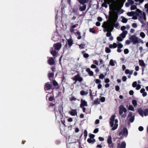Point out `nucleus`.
I'll list each match as a JSON object with an SVG mask.
<instances>
[{"label":"nucleus","mask_w":148,"mask_h":148,"mask_svg":"<svg viewBox=\"0 0 148 148\" xmlns=\"http://www.w3.org/2000/svg\"><path fill=\"white\" fill-rule=\"evenodd\" d=\"M121 18L122 19V23H126L127 22V20L126 18L124 17L123 16H121Z\"/></svg>","instance_id":"30"},{"label":"nucleus","mask_w":148,"mask_h":148,"mask_svg":"<svg viewBox=\"0 0 148 148\" xmlns=\"http://www.w3.org/2000/svg\"><path fill=\"white\" fill-rule=\"evenodd\" d=\"M100 101L102 102H104L105 101V98L104 97H101L100 99Z\"/></svg>","instance_id":"52"},{"label":"nucleus","mask_w":148,"mask_h":148,"mask_svg":"<svg viewBox=\"0 0 148 148\" xmlns=\"http://www.w3.org/2000/svg\"><path fill=\"white\" fill-rule=\"evenodd\" d=\"M80 4L83 5L82 6H80L79 10L80 11L83 12L85 10L86 8V5L85 3H87L90 0H77Z\"/></svg>","instance_id":"2"},{"label":"nucleus","mask_w":148,"mask_h":148,"mask_svg":"<svg viewBox=\"0 0 148 148\" xmlns=\"http://www.w3.org/2000/svg\"><path fill=\"white\" fill-rule=\"evenodd\" d=\"M133 113L132 112H129L128 115V117H131L132 116Z\"/></svg>","instance_id":"62"},{"label":"nucleus","mask_w":148,"mask_h":148,"mask_svg":"<svg viewBox=\"0 0 148 148\" xmlns=\"http://www.w3.org/2000/svg\"><path fill=\"white\" fill-rule=\"evenodd\" d=\"M127 79V77L125 76H124L122 77V79L123 82H125L126 81Z\"/></svg>","instance_id":"59"},{"label":"nucleus","mask_w":148,"mask_h":148,"mask_svg":"<svg viewBox=\"0 0 148 148\" xmlns=\"http://www.w3.org/2000/svg\"><path fill=\"white\" fill-rule=\"evenodd\" d=\"M144 115L145 116L148 115V109H146L144 110Z\"/></svg>","instance_id":"34"},{"label":"nucleus","mask_w":148,"mask_h":148,"mask_svg":"<svg viewBox=\"0 0 148 148\" xmlns=\"http://www.w3.org/2000/svg\"><path fill=\"white\" fill-rule=\"evenodd\" d=\"M136 6L135 5H132L131 7V10H133L135 9H137Z\"/></svg>","instance_id":"38"},{"label":"nucleus","mask_w":148,"mask_h":148,"mask_svg":"<svg viewBox=\"0 0 148 148\" xmlns=\"http://www.w3.org/2000/svg\"><path fill=\"white\" fill-rule=\"evenodd\" d=\"M117 47V45L115 43H114L113 44H110L109 45V48L111 49L115 48Z\"/></svg>","instance_id":"24"},{"label":"nucleus","mask_w":148,"mask_h":148,"mask_svg":"<svg viewBox=\"0 0 148 148\" xmlns=\"http://www.w3.org/2000/svg\"><path fill=\"white\" fill-rule=\"evenodd\" d=\"M69 100L71 101H75L77 100L76 98L74 97H72L71 98H70L69 99Z\"/></svg>","instance_id":"45"},{"label":"nucleus","mask_w":148,"mask_h":148,"mask_svg":"<svg viewBox=\"0 0 148 148\" xmlns=\"http://www.w3.org/2000/svg\"><path fill=\"white\" fill-rule=\"evenodd\" d=\"M135 119V116L133 115L132 116L130 117L129 119V121L130 123H132L134 122Z\"/></svg>","instance_id":"29"},{"label":"nucleus","mask_w":148,"mask_h":148,"mask_svg":"<svg viewBox=\"0 0 148 148\" xmlns=\"http://www.w3.org/2000/svg\"><path fill=\"white\" fill-rule=\"evenodd\" d=\"M55 37H57V36L56 35L55 36H54L52 38V40L54 41H56L57 40V39L55 38Z\"/></svg>","instance_id":"55"},{"label":"nucleus","mask_w":148,"mask_h":148,"mask_svg":"<svg viewBox=\"0 0 148 148\" xmlns=\"http://www.w3.org/2000/svg\"><path fill=\"white\" fill-rule=\"evenodd\" d=\"M128 109L129 110L132 111H134V108L133 107V106H131V105L129 106Z\"/></svg>","instance_id":"41"},{"label":"nucleus","mask_w":148,"mask_h":148,"mask_svg":"<svg viewBox=\"0 0 148 148\" xmlns=\"http://www.w3.org/2000/svg\"><path fill=\"white\" fill-rule=\"evenodd\" d=\"M128 2L130 5H132L134 3V1L132 0H128Z\"/></svg>","instance_id":"48"},{"label":"nucleus","mask_w":148,"mask_h":148,"mask_svg":"<svg viewBox=\"0 0 148 148\" xmlns=\"http://www.w3.org/2000/svg\"><path fill=\"white\" fill-rule=\"evenodd\" d=\"M104 77V75L102 74H101L99 75V78L100 79H103Z\"/></svg>","instance_id":"56"},{"label":"nucleus","mask_w":148,"mask_h":148,"mask_svg":"<svg viewBox=\"0 0 148 148\" xmlns=\"http://www.w3.org/2000/svg\"><path fill=\"white\" fill-rule=\"evenodd\" d=\"M136 87V89L137 90L140 89L141 88V86L140 84H138Z\"/></svg>","instance_id":"64"},{"label":"nucleus","mask_w":148,"mask_h":148,"mask_svg":"<svg viewBox=\"0 0 148 148\" xmlns=\"http://www.w3.org/2000/svg\"><path fill=\"white\" fill-rule=\"evenodd\" d=\"M122 134L125 137H127L128 134V131L127 128H124L123 131H121L119 132V135L120 136Z\"/></svg>","instance_id":"7"},{"label":"nucleus","mask_w":148,"mask_h":148,"mask_svg":"<svg viewBox=\"0 0 148 148\" xmlns=\"http://www.w3.org/2000/svg\"><path fill=\"white\" fill-rule=\"evenodd\" d=\"M86 71L88 73L89 75L90 76H92L93 75V72L90 70V69L89 68H87L86 70Z\"/></svg>","instance_id":"20"},{"label":"nucleus","mask_w":148,"mask_h":148,"mask_svg":"<svg viewBox=\"0 0 148 148\" xmlns=\"http://www.w3.org/2000/svg\"><path fill=\"white\" fill-rule=\"evenodd\" d=\"M51 69L52 71L53 72L56 71V66H52L50 68Z\"/></svg>","instance_id":"44"},{"label":"nucleus","mask_w":148,"mask_h":148,"mask_svg":"<svg viewBox=\"0 0 148 148\" xmlns=\"http://www.w3.org/2000/svg\"><path fill=\"white\" fill-rule=\"evenodd\" d=\"M108 146L110 148H113L114 147V144L112 143L111 144H108Z\"/></svg>","instance_id":"43"},{"label":"nucleus","mask_w":148,"mask_h":148,"mask_svg":"<svg viewBox=\"0 0 148 148\" xmlns=\"http://www.w3.org/2000/svg\"><path fill=\"white\" fill-rule=\"evenodd\" d=\"M84 136L85 139H86L88 135V132L86 130H84Z\"/></svg>","instance_id":"33"},{"label":"nucleus","mask_w":148,"mask_h":148,"mask_svg":"<svg viewBox=\"0 0 148 148\" xmlns=\"http://www.w3.org/2000/svg\"><path fill=\"white\" fill-rule=\"evenodd\" d=\"M54 99V98L53 97L51 96L49 98V100L50 101H52Z\"/></svg>","instance_id":"53"},{"label":"nucleus","mask_w":148,"mask_h":148,"mask_svg":"<svg viewBox=\"0 0 148 148\" xmlns=\"http://www.w3.org/2000/svg\"><path fill=\"white\" fill-rule=\"evenodd\" d=\"M118 17V16L117 14L116 15L114 16V19H113V26L112 25H111L112 26H113V27L114 26L115 27H118L119 24L118 23H115V22L117 20V18Z\"/></svg>","instance_id":"8"},{"label":"nucleus","mask_w":148,"mask_h":148,"mask_svg":"<svg viewBox=\"0 0 148 148\" xmlns=\"http://www.w3.org/2000/svg\"><path fill=\"white\" fill-rule=\"evenodd\" d=\"M112 26L111 24H109L107 22H104L103 25L102 27L104 28L103 31L104 32H108L112 28Z\"/></svg>","instance_id":"4"},{"label":"nucleus","mask_w":148,"mask_h":148,"mask_svg":"<svg viewBox=\"0 0 148 148\" xmlns=\"http://www.w3.org/2000/svg\"><path fill=\"white\" fill-rule=\"evenodd\" d=\"M85 92L82 90L80 92V94L82 95H85Z\"/></svg>","instance_id":"61"},{"label":"nucleus","mask_w":148,"mask_h":148,"mask_svg":"<svg viewBox=\"0 0 148 148\" xmlns=\"http://www.w3.org/2000/svg\"><path fill=\"white\" fill-rule=\"evenodd\" d=\"M71 111H70L69 113L70 114L71 116H74L75 115H77V112L76 109H72Z\"/></svg>","instance_id":"18"},{"label":"nucleus","mask_w":148,"mask_h":148,"mask_svg":"<svg viewBox=\"0 0 148 148\" xmlns=\"http://www.w3.org/2000/svg\"><path fill=\"white\" fill-rule=\"evenodd\" d=\"M48 82L47 83V90L53 89L54 88H53L52 84H48Z\"/></svg>","instance_id":"26"},{"label":"nucleus","mask_w":148,"mask_h":148,"mask_svg":"<svg viewBox=\"0 0 148 148\" xmlns=\"http://www.w3.org/2000/svg\"><path fill=\"white\" fill-rule=\"evenodd\" d=\"M112 142V137L111 136H109L107 139V143L108 144H111Z\"/></svg>","instance_id":"27"},{"label":"nucleus","mask_w":148,"mask_h":148,"mask_svg":"<svg viewBox=\"0 0 148 148\" xmlns=\"http://www.w3.org/2000/svg\"><path fill=\"white\" fill-rule=\"evenodd\" d=\"M126 144L125 142L123 141L122 142L121 144L120 143H118L117 145L118 148H125Z\"/></svg>","instance_id":"13"},{"label":"nucleus","mask_w":148,"mask_h":148,"mask_svg":"<svg viewBox=\"0 0 148 148\" xmlns=\"http://www.w3.org/2000/svg\"><path fill=\"white\" fill-rule=\"evenodd\" d=\"M95 135L93 134H89V138L94 139V138L95 137Z\"/></svg>","instance_id":"54"},{"label":"nucleus","mask_w":148,"mask_h":148,"mask_svg":"<svg viewBox=\"0 0 148 148\" xmlns=\"http://www.w3.org/2000/svg\"><path fill=\"white\" fill-rule=\"evenodd\" d=\"M117 40L119 42L122 41L123 40V39L121 36H118L117 37Z\"/></svg>","instance_id":"46"},{"label":"nucleus","mask_w":148,"mask_h":148,"mask_svg":"<svg viewBox=\"0 0 148 148\" xmlns=\"http://www.w3.org/2000/svg\"><path fill=\"white\" fill-rule=\"evenodd\" d=\"M115 90L116 91H118L120 90V87L118 86H116L115 87Z\"/></svg>","instance_id":"60"},{"label":"nucleus","mask_w":148,"mask_h":148,"mask_svg":"<svg viewBox=\"0 0 148 148\" xmlns=\"http://www.w3.org/2000/svg\"><path fill=\"white\" fill-rule=\"evenodd\" d=\"M89 32H92L93 34H95L96 33V31L95 30H94V29L93 28H90L89 29Z\"/></svg>","instance_id":"42"},{"label":"nucleus","mask_w":148,"mask_h":148,"mask_svg":"<svg viewBox=\"0 0 148 148\" xmlns=\"http://www.w3.org/2000/svg\"><path fill=\"white\" fill-rule=\"evenodd\" d=\"M123 105H121L119 107V114L120 115L122 114L123 112Z\"/></svg>","instance_id":"21"},{"label":"nucleus","mask_w":148,"mask_h":148,"mask_svg":"<svg viewBox=\"0 0 148 148\" xmlns=\"http://www.w3.org/2000/svg\"><path fill=\"white\" fill-rule=\"evenodd\" d=\"M123 46L122 44L121 43L118 44L117 45L118 48L121 49L123 47Z\"/></svg>","instance_id":"47"},{"label":"nucleus","mask_w":148,"mask_h":148,"mask_svg":"<svg viewBox=\"0 0 148 148\" xmlns=\"http://www.w3.org/2000/svg\"><path fill=\"white\" fill-rule=\"evenodd\" d=\"M87 102L85 100H83L82 99L81 100V103L80 105V107L82 108L83 106H87Z\"/></svg>","instance_id":"12"},{"label":"nucleus","mask_w":148,"mask_h":148,"mask_svg":"<svg viewBox=\"0 0 148 148\" xmlns=\"http://www.w3.org/2000/svg\"><path fill=\"white\" fill-rule=\"evenodd\" d=\"M115 115H112L110 119V124L111 127H113L114 124V121L115 120Z\"/></svg>","instance_id":"10"},{"label":"nucleus","mask_w":148,"mask_h":148,"mask_svg":"<svg viewBox=\"0 0 148 148\" xmlns=\"http://www.w3.org/2000/svg\"><path fill=\"white\" fill-rule=\"evenodd\" d=\"M105 52L107 53L110 52L111 50L108 47H106L105 48Z\"/></svg>","instance_id":"35"},{"label":"nucleus","mask_w":148,"mask_h":148,"mask_svg":"<svg viewBox=\"0 0 148 148\" xmlns=\"http://www.w3.org/2000/svg\"><path fill=\"white\" fill-rule=\"evenodd\" d=\"M87 141L89 143H93L95 142L96 140L95 139L88 138L87 140Z\"/></svg>","instance_id":"23"},{"label":"nucleus","mask_w":148,"mask_h":148,"mask_svg":"<svg viewBox=\"0 0 148 148\" xmlns=\"http://www.w3.org/2000/svg\"><path fill=\"white\" fill-rule=\"evenodd\" d=\"M51 53L53 56H55L56 55L57 52L55 50H52L51 51Z\"/></svg>","instance_id":"28"},{"label":"nucleus","mask_w":148,"mask_h":148,"mask_svg":"<svg viewBox=\"0 0 148 148\" xmlns=\"http://www.w3.org/2000/svg\"><path fill=\"white\" fill-rule=\"evenodd\" d=\"M53 47L55 50H59L61 48L62 45L60 43H55L53 45Z\"/></svg>","instance_id":"9"},{"label":"nucleus","mask_w":148,"mask_h":148,"mask_svg":"<svg viewBox=\"0 0 148 148\" xmlns=\"http://www.w3.org/2000/svg\"><path fill=\"white\" fill-rule=\"evenodd\" d=\"M72 79L73 80L75 81L74 84H75L77 81H78L79 82H81L83 80V78L80 77L79 74H77L74 77H72Z\"/></svg>","instance_id":"6"},{"label":"nucleus","mask_w":148,"mask_h":148,"mask_svg":"<svg viewBox=\"0 0 148 148\" xmlns=\"http://www.w3.org/2000/svg\"><path fill=\"white\" fill-rule=\"evenodd\" d=\"M102 6H103V7H104L106 8H107L108 7V6H107V4L104 2L102 3Z\"/></svg>","instance_id":"63"},{"label":"nucleus","mask_w":148,"mask_h":148,"mask_svg":"<svg viewBox=\"0 0 148 148\" xmlns=\"http://www.w3.org/2000/svg\"><path fill=\"white\" fill-rule=\"evenodd\" d=\"M73 44V40L72 38L67 40V42L66 43L65 46L64 47L63 51H66L68 49H70Z\"/></svg>","instance_id":"3"},{"label":"nucleus","mask_w":148,"mask_h":148,"mask_svg":"<svg viewBox=\"0 0 148 148\" xmlns=\"http://www.w3.org/2000/svg\"><path fill=\"white\" fill-rule=\"evenodd\" d=\"M113 29V26L112 27V28L111 29L110 31H109L107 32L106 34V35L107 37H110L111 35V32L112 31Z\"/></svg>","instance_id":"25"},{"label":"nucleus","mask_w":148,"mask_h":148,"mask_svg":"<svg viewBox=\"0 0 148 148\" xmlns=\"http://www.w3.org/2000/svg\"><path fill=\"white\" fill-rule=\"evenodd\" d=\"M132 27L134 28H136L137 27V25L136 23H134L132 24Z\"/></svg>","instance_id":"57"},{"label":"nucleus","mask_w":148,"mask_h":148,"mask_svg":"<svg viewBox=\"0 0 148 148\" xmlns=\"http://www.w3.org/2000/svg\"><path fill=\"white\" fill-rule=\"evenodd\" d=\"M139 16V15H134L133 16H132L133 17L132 18L134 20L137 19L138 18L137 16Z\"/></svg>","instance_id":"50"},{"label":"nucleus","mask_w":148,"mask_h":148,"mask_svg":"<svg viewBox=\"0 0 148 148\" xmlns=\"http://www.w3.org/2000/svg\"><path fill=\"white\" fill-rule=\"evenodd\" d=\"M124 52L125 54H127L129 52V51L127 49H125L124 50Z\"/></svg>","instance_id":"49"},{"label":"nucleus","mask_w":148,"mask_h":148,"mask_svg":"<svg viewBox=\"0 0 148 148\" xmlns=\"http://www.w3.org/2000/svg\"><path fill=\"white\" fill-rule=\"evenodd\" d=\"M127 33V31H124L123 33L121 34L120 36L122 38H124L125 37Z\"/></svg>","instance_id":"22"},{"label":"nucleus","mask_w":148,"mask_h":148,"mask_svg":"<svg viewBox=\"0 0 148 148\" xmlns=\"http://www.w3.org/2000/svg\"><path fill=\"white\" fill-rule=\"evenodd\" d=\"M139 65L141 66H145V64L144 61L142 60H139Z\"/></svg>","instance_id":"31"},{"label":"nucleus","mask_w":148,"mask_h":148,"mask_svg":"<svg viewBox=\"0 0 148 148\" xmlns=\"http://www.w3.org/2000/svg\"><path fill=\"white\" fill-rule=\"evenodd\" d=\"M137 86V83L136 82H133L132 84V86L133 87H135Z\"/></svg>","instance_id":"51"},{"label":"nucleus","mask_w":148,"mask_h":148,"mask_svg":"<svg viewBox=\"0 0 148 148\" xmlns=\"http://www.w3.org/2000/svg\"><path fill=\"white\" fill-rule=\"evenodd\" d=\"M127 15L129 16H132L134 15H142L144 17L145 16V14L144 13H143L139 9H137L135 12L132 11L131 12H128L127 14Z\"/></svg>","instance_id":"1"},{"label":"nucleus","mask_w":148,"mask_h":148,"mask_svg":"<svg viewBox=\"0 0 148 148\" xmlns=\"http://www.w3.org/2000/svg\"><path fill=\"white\" fill-rule=\"evenodd\" d=\"M48 76L49 78L51 81L54 78V73H49L48 74Z\"/></svg>","instance_id":"16"},{"label":"nucleus","mask_w":148,"mask_h":148,"mask_svg":"<svg viewBox=\"0 0 148 148\" xmlns=\"http://www.w3.org/2000/svg\"><path fill=\"white\" fill-rule=\"evenodd\" d=\"M110 64L112 66H115L114 62L113 60H111L110 61Z\"/></svg>","instance_id":"36"},{"label":"nucleus","mask_w":148,"mask_h":148,"mask_svg":"<svg viewBox=\"0 0 148 148\" xmlns=\"http://www.w3.org/2000/svg\"><path fill=\"white\" fill-rule=\"evenodd\" d=\"M140 16V18L138 19V20L140 22V23L142 24V27H143L145 25V24L144 23V21L143 20V18H144V19H146L145 18V15L144 17H143L142 15H139Z\"/></svg>","instance_id":"14"},{"label":"nucleus","mask_w":148,"mask_h":148,"mask_svg":"<svg viewBox=\"0 0 148 148\" xmlns=\"http://www.w3.org/2000/svg\"><path fill=\"white\" fill-rule=\"evenodd\" d=\"M129 39L131 42H132L134 44H135L137 43L140 42V39L135 35H133L130 37Z\"/></svg>","instance_id":"5"},{"label":"nucleus","mask_w":148,"mask_h":148,"mask_svg":"<svg viewBox=\"0 0 148 148\" xmlns=\"http://www.w3.org/2000/svg\"><path fill=\"white\" fill-rule=\"evenodd\" d=\"M79 47L80 49H84L85 48V45L81 44L79 45Z\"/></svg>","instance_id":"37"},{"label":"nucleus","mask_w":148,"mask_h":148,"mask_svg":"<svg viewBox=\"0 0 148 148\" xmlns=\"http://www.w3.org/2000/svg\"><path fill=\"white\" fill-rule=\"evenodd\" d=\"M100 103V102L98 98L95 100L94 102V103L95 104H99Z\"/></svg>","instance_id":"39"},{"label":"nucleus","mask_w":148,"mask_h":148,"mask_svg":"<svg viewBox=\"0 0 148 148\" xmlns=\"http://www.w3.org/2000/svg\"><path fill=\"white\" fill-rule=\"evenodd\" d=\"M95 82L96 83L98 84L101 83V81L99 79H95Z\"/></svg>","instance_id":"58"},{"label":"nucleus","mask_w":148,"mask_h":148,"mask_svg":"<svg viewBox=\"0 0 148 148\" xmlns=\"http://www.w3.org/2000/svg\"><path fill=\"white\" fill-rule=\"evenodd\" d=\"M138 112L139 114L142 117H143L144 115V110L143 111L141 108H139L138 110Z\"/></svg>","instance_id":"19"},{"label":"nucleus","mask_w":148,"mask_h":148,"mask_svg":"<svg viewBox=\"0 0 148 148\" xmlns=\"http://www.w3.org/2000/svg\"><path fill=\"white\" fill-rule=\"evenodd\" d=\"M140 36L143 38H144L145 37V33L143 32H141L140 34Z\"/></svg>","instance_id":"40"},{"label":"nucleus","mask_w":148,"mask_h":148,"mask_svg":"<svg viewBox=\"0 0 148 148\" xmlns=\"http://www.w3.org/2000/svg\"><path fill=\"white\" fill-rule=\"evenodd\" d=\"M52 82L53 85L55 86L56 89H57L59 88L60 86L56 81L55 80H53Z\"/></svg>","instance_id":"17"},{"label":"nucleus","mask_w":148,"mask_h":148,"mask_svg":"<svg viewBox=\"0 0 148 148\" xmlns=\"http://www.w3.org/2000/svg\"><path fill=\"white\" fill-rule=\"evenodd\" d=\"M132 103L134 107H136L137 105V101L135 100H132Z\"/></svg>","instance_id":"32"},{"label":"nucleus","mask_w":148,"mask_h":148,"mask_svg":"<svg viewBox=\"0 0 148 148\" xmlns=\"http://www.w3.org/2000/svg\"><path fill=\"white\" fill-rule=\"evenodd\" d=\"M115 123L114 125V126L113 127H112V128L111 129V130H116L117 128L118 125L117 124V123H118V120L116 119L114 120Z\"/></svg>","instance_id":"15"},{"label":"nucleus","mask_w":148,"mask_h":148,"mask_svg":"<svg viewBox=\"0 0 148 148\" xmlns=\"http://www.w3.org/2000/svg\"><path fill=\"white\" fill-rule=\"evenodd\" d=\"M48 63L50 65H52L55 64V62L54 59L52 57L49 58L48 60Z\"/></svg>","instance_id":"11"}]
</instances>
